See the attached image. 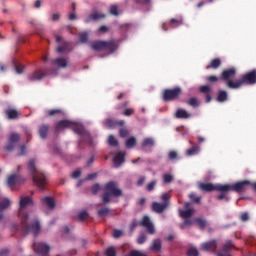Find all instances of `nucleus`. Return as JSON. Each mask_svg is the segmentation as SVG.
I'll list each match as a JSON object with an SVG mask.
<instances>
[{"instance_id": "nucleus-1", "label": "nucleus", "mask_w": 256, "mask_h": 256, "mask_svg": "<svg viewBox=\"0 0 256 256\" xmlns=\"http://www.w3.org/2000/svg\"><path fill=\"white\" fill-rule=\"evenodd\" d=\"M237 70L229 68L222 72V79L228 89H240L243 85H255L256 83V70H252L242 76L241 79L235 80Z\"/></svg>"}, {"instance_id": "nucleus-2", "label": "nucleus", "mask_w": 256, "mask_h": 256, "mask_svg": "<svg viewBox=\"0 0 256 256\" xmlns=\"http://www.w3.org/2000/svg\"><path fill=\"white\" fill-rule=\"evenodd\" d=\"M30 205H33V201L29 196L21 197L18 217H20L26 233H33L34 237H37L39 231H41V224H39V221L37 220L34 223H31V215L25 213V209Z\"/></svg>"}, {"instance_id": "nucleus-3", "label": "nucleus", "mask_w": 256, "mask_h": 256, "mask_svg": "<svg viewBox=\"0 0 256 256\" xmlns=\"http://www.w3.org/2000/svg\"><path fill=\"white\" fill-rule=\"evenodd\" d=\"M73 129L74 133L81 136V140L85 141L89 145H93V139H91V134L85 130L81 125L75 124L69 120H61L56 124V131H61L62 129Z\"/></svg>"}, {"instance_id": "nucleus-4", "label": "nucleus", "mask_w": 256, "mask_h": 256, "mask_svg": "<svg viewBox=\"0 0 256 256\" xmlns=\"http://www.w3.org/2000/svg\"><path fill=\"white\" fill-rule=\"evenodd\" d=\"M123 191L119 189L116 182L110 181L104 186V194L102 195V203L107 205L111 202V197H121Z\"/></svg>"}, {"instance_id": "nucleus-5", "label": "nucleus", "mask_w": 256, "mask_h": 256, "mask_svg": "<svg viewBox=\"0 0 256 256\" xmlns=\"http://www.w3.org/2000/svg\"><path fill=\"white\" fill-rule=\"evenodd\" d=\"M28 169L31 173H37L33 176V182L37 185L38 189L42 190L45 189V185L47 181L45 180V175L39 173L37 167H35V159H31L28 163Z\"/></svg>"}, {"instance_id": "nucleus-6", "label": "nucleus", "mask_w": 256, "mask_h": 256, "mask_svg": "<svg viewBox=\"0 0 256 256\" xmlns=\"http://www.w3.org/2000/svg\"><path fill=\"white\" fill-rule=\"evenodd\" d=\"M199 188L202 191H221V193L229 192V184H215L212 183H201Z\"/></svg>"}, {"instance_id": "nucleus-7", "label": "nucleus", "mask_w": 256, "mask_h": 256, "mask_svg": "<svg viewBox=\"0 0 256 256\" xmlns=\"http://www.w3.org/2000/svg\"><path fill=\"white\" fill-rule=\"evenodd\" d=\"M179 95H181V88L177 87L174 89H166L163 93L164 101H174V99H178Z\"/></svg>"}, {"instance_id": "nucleus-8", "label": "nucleus", "mask_w": 256, "mask_h": 256, "mask_svg": "<svg viewBox=\"0 0 256 256\" xmlns=\"http://www.w3.org/2000/svg\"><path fill=\"white\" fill-rule=\"evenodd\" d=\"M249 185H251V182L249 180L237 182L233 185L228 184V191H236V193H243L244 191L247 190V187H249Z\"/></svg>"}, {"instance_id": "nucleus-9", "label": "nucleus", "mask_w": 256, "mask_h": 256, "mask_svg": "<svg viewBox=\"0 0 256 256\" xmlns=\"http://www.w3.org/2000/svg\"><path fill=\"white\" fill-rule=\"evenodd\" d=\"M34 251L35 253H38V255H47L49 253V245L45 243H33Z\"/></svg>"}, {"instance_id": "nucleus-10", "label": "nucleus", "mask_w": 256, "mask_h": 256, "mask_svg": "<svg viewBox=\"0 0 256 256\" xmlns=\"http://www.w3.org/2000/svg\"><path fill=\"white\" fill-rule=\"evenodd\" d=\"M140 225H142V227H145V229L150 235H155V225H153V222H151V219H149L148 216H145L143 218Z\"/></svg>"}, {"instance_id": "nucleus-11", "label": "nucleus", "mask_w": 256, "mask_h": 256, "mask_svg": "<svg viewBox=\"0 0 256 256\" xmlns=\"http://www.w3.org/2000/svg\"><path fill=\"white\" fill-rule=\"evenodd\" d=\"M189 205H191V203L186 202L184 204L186 210H179L180 217H182V219H189V217H192L193 213H195V209L189 208Z\"/></svg>"}, {"instance_id": "nucleus-12", "label": "nucleus", "mask_w": 256, "mask_h": 256, "mask_svg": "<svg viewBox=\"0 0 256 256\" xmlns=\"http://www.w3.org/2000/svg\"><path fill=\"white\" fill-rule=\"evenodd\" d=\"M167 207H169V202H162V203L153 202L152 203V211H154L155 213H163V211H165Z\"/></svg>"}, {"instance_id": "nucleus-13", "label": "nucleus", "mask_w": 256, "mask_h": 256, "mask_svg": "<svg viewBox=\"0 0 256 256\" xmlns=\"http://www.w3.org/2000/svg\"><path fill=\"white\" fill-rule=\"evenodd\" d=\"M20 139L21 138H20L19 134H16V133L11 134L6 149L8 151H13V149H15V143H19Z\"/></svg>"}, {"instance_id": "nucleus-14", "label": "nucleus", "mask_w": 256, "mask_h": 256, "mask_svg": "<svg viewBox=\"0 0 256 256\" xmlns=\"http://www.w3.org/2000/svg\"><path fill=\"white\" fill-rule=\"evenodd\" d=\"M201 249L202 251H213V253H215V251H217V240L202 243Z\"/></svg>"}, {"instance_id": "nucleus-15", "label": "nucleus", "mask_w": 256, "mask_h": 256, "mask_svg": "<svg viewBox=\"0 0 256 256\" xmlns=\"http://www.w3.org/2000/svg\"><path fill=\"white\" fill-rule=\"evenodd\" d=\"M99 19H105V14L101 12H93L84 20V23H91L92 21H99Z\"/></svg>"}, {"instance_id": "nucleus-16", "label": "nucleus", "mask_w": 256, "mask_h": 256, "mask_svg": "<svg viewBox=\"0 0 256 256\" xmlns=\"http://www.w3.org/2000/svg\"><path fill=\"white\" fill-rule=\"evenodd\" d=\"M114 167H121L125 163V153L118 152L113 159Z\"/></svg>"}, {"instance_id": "nucleus-17", "label": "nucleus", "mask_w": 256, "mask_h": 256, "mask_svg": "<svg viewBox=\"0 0 256 256\" xmlns=\"http://www.w3.org/2000/svg\"><path fill=\"white\" fill-rule=\"evenodd\" d=\"M54 65L59 69H65L69 65V58L59 57L54 60Z\"/></svg>"}, {"instance_id": "nucleus-18", "label": "nucleus", "mask_w": 256, "mask_h": 256, "mask_svg": "<svg viewBox=\"0 0 256 256\" xmlns=\"http://www.w3.org/2000/svg\"><path fill=\"white\" fill-rule=\"evenodd\" d=\"M105 127H107L108 129H115V127H117V125H119L120 127H123V125H125V121L120 120L119 122L111 120V119H107L104 122Z\"/></svg>"}, {"instance_id": "nucleus-19", "label": "nucleus", "mask_w": 256, "mask_h": 256, "mask_svg": "<svg viewBox=\"0 0 256 256\" xmlns=\"http://www.w3.org/2000/svg\"><path fill=\"white\" fill-rule=\"evenodd\" d=\"M5 114L7 116V119L13 120L18 119L19 115H21V112H19L17 109L8 108L5 110Z\"/></svg>"}, {"instance_id": "nucleus-20", "label": "nucleus", "mask_w": 256, "mask_h": 256, "mask_svg": "<svg viewBox=\"0 0 256 256\" xmlns=\"http://www.w3.org/2000/svg\"><path fill=\"white\" fill-rule=\"evenodd\" d=\"M19 179H20V176L17 174H12L11 176H9L7 180L8 187L13 189L15 185H19Z\"/></svg>"}, {"instance_id": "nucleus-21", "label": "nucleus", "mask_w": 256, "mask_h": 256, "mask_svg": "<svg viewBox=\"0 0 256 256\" xmlns=\"http://www.w3.org/2000/svg\"><path fill=\"white\" fill-rule=\"evenodd\" d=\"M104 51L115 53V51H117V44H115V41L110 40L108 42H104Z\"/></svg>"}, {"instance_id": "nucleus-22", "label": "nucleus", "mask_w": 256, "mask_h": 256, "mask_svg": "<svg viewBox=\"0 0 256 256\" xmlns=\"http://www.w3.org/2000/svg\"><path fill=\"white\" fill-rule=\"evenodd\" d=\"M41 203L42 205H46L49 209H55V201L49 196L41 198Z\"/></svg>"}, {"instance_id": "nucleus-23", "label": "nucleus", "mask_w": 256, "mask_h": 256, "mask_svg": "<svg viewBox=\"0 0 256 256\" xmlns=\"http://www.w3.org/2000/svg\"><path fill=\"white\" fill-rule=\"evenodd\" d=\"M176 119H189L191 114L184 109H178L175 113Z\"/></svg>"}, {"instance_id": "nucleus-24", "label": "nucleus", "mask_w": 256, "mask_h": 256, "mask_svg": "<svg viewBox=\"0 0 256 256\" xmlns=\"http://www.w3.org/2000/svg\"><path fill=\"white\" fill-rule=\"evenodd\" d=\"M45 77V73H42L41 71H36L32 73L28 79L29 81H41V79Z\"/></svg>"}, {"instance_id": "nucleus-25", "label": "nucleus", "mask_w": 256, "mask_h": 256, "mask_svg": "<svg viewBox=\"0 0 256 256\" xmlns=\"http://www.w3.org/2000/svg\"><path fill=\"white\" fill-rule=\"evenodd\" d=\"M231 247H233V243L231 241H227L223 249L218 252V256H231L230 254L224 255V253H227Z\"/></svg>"}, {"instance_id": "nucleus-26", "label": "nucleus", "mask_w": 256, "mask_h": 256, "mask_svg": "<svg viewBox=\"0 0 256 256\" xmlns=\"http://www.w3.org/2000/svg\"><path fill=\"white\" fill-rule=\"evenodd\" d=\"M219 67H221V59L215 58L206 66V69H219Z\"/></svg>"}, {"instance_id": "nucleus-27", "label": "nucleus", "mask_w": 256, "mask_h": 256, "mask_svg": "<svg viewBox=\"0 0 256 256\" xmlns=\"http://www.w3.org/2000/svg\"><path fill=\"white\" fill-rule=\"evenodd\" d=\"M201 151V148L198 145H193L192 148L186 151V155L188 157H193V155H197Z\"/></svg>"}, {"instance_id": "nucleus-28", "label": "nucleus", "mask_w": 256, "mask_h": 256, "mask_svg": "<svg viewBox=\"0 0 256 256\" xmlns=\"http://www.w3.org/2000/svg\"><path fill=\"white\" fill-rule=\"evenodd\" d=\"M91 47L94 51H105V41L95 42Z\"/></svg>"}, {"instance_id": "nucleus-29", "label": "nucleus", "mask_w": 256, "mask_h": 256, "mask_svg": "<svg viewBox=\"0 0 256 256\" xmlns=\"http://www.w3.org/2000/svg\"><path fill=\"white\" fill-rule=\"evenodd\" d=\"M9 207H11V200H9V198H4L0 202V211H5V209H9Z\"/></svg>"}, {"instance_id": "nucleus-30", "label": "nucleus", "mask_w": 256, "mask_h": 256, "mask_svg": "<svg viewBox=\"0 0 256 256\" xmlns=\"http://www.w3.org/2000/svg\"><path fill=\"white\" fill-rule=\"evenodd\" d=\"M135 145H137V138L132 136L126 140L127 149H133V147H135Z\"/></svg>"}, {"instance_id": "nucleus-31", "label": "nucleus", "mask_w": 256, "mask_h": 256, "mask_svg": "<svg viewBox=\"0 0 256 256\" xmlns=\"http://www.w3.org/2000/svg\"><path fill=\"white\" fill-rule=\"evenodd\" d=\"M47 133H49V126L42 125L39 129V135L42 139H45L47 137Z\"/></svg>"}, {"instance_id": "nucleus-32", "label": "nucleus", "mask_w": 256, "mask_h": 256, "mask_svg": "<svg viewBox=\"0 0 256 256\" xmlns=\"http://www.w3.org/2000/svg\"><path fill=\"white\" fill-rule=\"evenodd\" d=\"M155 140L153 138H146L142 141V147H153Z\"/></svg>"}, {"instance_id": "nucleus-33", "label": "nucleus", "mask_w": 256, "mask_h": 256, "mask_svg": "<svg viewBox=\"0 0 256 256\" xmlns=\"http://www.w3.org/2000/svg\"><path fill=\"white\" fill-rule=\"evenodd\" d=\"M194 223H196V225H198L200 229H204L207 227V221L201 218L194 219Z\"/></svg>"}, {"instance_id": "nucleus-34", "label": "nucleus", "mask_w": 256, "mask_h": 256, "mask_svg": "<svg viewBox=\"0 0 256 256\" xmlns=\"http://www.w3.org/2000/svg\"><path fill=\"white\" fill-rule=\"evenodd\" d=\"M169 25L171 27H179L181 25H183V19H175V18H172L170 21H169Z\"/></svg>"}, {"instance_id": "nucleus-35", "label": "nucleus", "mask_w": 256, "mask_h": 256, "mask_svg": "<svg viewBox=\"0 0 256 256\" xmlns=\"http://www.w3.org/2000/svg\"><path fill=\"white\" fill-rule=\"evenodd\" d=\"M106 256H116L117 255V248L111 246L106 249L105 251Z\"/></svg>"}, {"instance_id": "nucleus-36", "label": "nucleus", "mask_w": 256, "mask_h": 256, "mask_svg": "<svg viewBox=\"0 0 256 256\" xmlns=\"http://www.w3.org/2000/svg\"><path fill=\"white\" fill-rule=\"evenodd\" d=\"M151 249L153 251H160L161 250V240H159V239L154 240Z\"/></svg>"}, {"instance_id": "nucleus-37", "label": "nucleus", "mask_w": 256, "mask_h": 256, "mask_svg": "<svg viewBox=\"0 0 256 256\" xmlns=\"http://www.w3.org/2000/svg\"><path fill=\"white\" fill-rule=\"evenodd\" d=\"M58 53H65V51H71V49L69 48V43L64 42V44L62 46H59L57 48Z\"/></svg>"}, {"instance_id": "nucleus-38", "label": "nucleus", "mask_w": 256, "mask_h": 256, "mask_svg": "<svg viewBox=\"0 0 256 256\" xmlns=\"http://www.w3.org/2000/svg\"><path fill=\"white\" fill-rule=\"evenodd\" d=\"M217 99L220 103H223V101H227V92L226 91H220L218 93Z\"/></svg>"}, {"instance_id": "nucleus-39", "label": "nucleus", "mask_w": 256, "mask_h": 256, "mask_svg": "<svg viewBox=\"0 0 256 256\" xmlns=\"http://www.w3.org/2000/svg\"><path fill=\"white\" fill-rule=\"evenodd\" d=\"M108 143L109 145H111L112 147H117V145H119V142L117 141V139L115 138V136L110 135L108 137Z\"/></svg>"}, {"instance_id": "nucleus-40", "label": "nucleus", "mask_w": 256, "mask_h": 256, "mask_svg": "<svg viewBox=\"0 0 256 256\" xmlns=\"http://www.w3.org/2000/svg\"><path fill=\"white\" fill-rule=\"evenodd\" d=\"M110 15L117 17L119 15V7L117 5H112L110 7Z\"/></svg>"}, {"instance_id": "nucleus-41", "label": "nucleus", "mask_w": 256, "mask_h": 256, "mask_svg": "<svg viewBox=\"0 0 256 256\" xmlns=\"http://www.w3.org/2000/svg\"><path fill=\"white\" fill-rule=\"evenodd\" d=\"M188 105H190L191 107H198L199 106V100H197V98H190L187 101Z\"/></svg>"}, {"instance_id": "nucleus-42", "label": "nucleus", "mask_w": 256, "mask_h": 256, "mask_svg": "<svg viewBox=\"0 0 256 256\" xmlns=\"http://www.w3.org/2000/svg\"><path fill=\"white\" fill-rule=\"evenodd\" d=\"M99 217H107L109 215V208H102L98 210Z\"/></svg>"}, {"instance_id": "nucleus-43", "label": "nucleus", "mask_w": 256, "mask_h": 256, "mask_svg": "<svg viewBox=\"0 0 256 256\" xmlns=\"http://www.w3.org/2000/svg\"><path fill=\"white\" fill-rule=\"evenodd\" d=\"M193 224V220L186 219L183 224L180 225V229H187V227Z\"/></svg>"}, {"instance_id": "nucleus-44", "label": "nucleus", "mask_w": 256, "mask_h": 256, "mask_svg": "<svg viewBox=\"0 0 256 256\" xmlns=\"http://www.w3.org/2000/svg\"><path fill=\"white\" fill-rule=\"evenodd\" d=\"M88 217H89V213H87V211H82L78 215V219L80 221H85V219H87Z\"/></svg>"}, {"instance_id": "nucleus-45", "label": "nucleus", "mask_w": 256, "mask_h": 256, "mask_svg": "<svg viewBox=\"0 0 256 256\" xmlns=\"http://www.w3.org/2000/svg\"><path fill=\"white\" fill-rule=\"evenodd\" d=\"M188 256H199V251L197 248H190L187 252Z\"/></svg>"}, {"instance_id": "nucleus-46", "label": "nucleus", "mask_w": 256, "mask_h": 256, "mask_svg": "<svg viewBox=\"0 0 256 256\" xmlns=\"http://www.w3.org/2000/svg\"><path fill=\"white\" fill-rule=\"evenodd\" d=\"M189 199L193 201V203H200L201 202V197H196L195 193H190L189 194Z\"/></svg>"}, {"instance_id": "nucleus-47", "label": "nucleus", "mask_w": 256, "mask_h": 256, "mask_svg": "<svg viewBox=\"0 0 256 256\" xmlns=\"http://www.w3.org/2000/svg\"><path fill=\"white\" fill-rule=\"evenodd\" d=\"M163 181H164V183H171L173 181V175L164 174Z\"/></svg>"}, {"instance_id": "nucleus-48", "label": "nucleus", "mask_w": 256, "mask_h": 256, "mask_svg": "<svg viewBox=\"0 0 256 256\" xmlns=\"http://www.w3.org/2000/svg\"><path fill=\"white\" fill-rule=\"evenodd\" d=\"M146 241H147V236L145 234L140 235L137 239V243L139 245H143V243H145Z\"/></svg>"}, {"instance_id": "nucleus-49", "label": "nucleus", "mask_w": 256, "mask_h": 256, "mask_svg": "<svg viewBox=\"0 0 256 256\" xmlns=\"http://www.w3.org/2000/svg\"><path fill=\"white\" fill-rule=\"evenodd\" d=\"M88 39H89V36L87 35V33L83 32L80 34L81 43H87Z\"/></svg>"}, {"instance_id": "nucleus-50", "label": "nucleus", "mask_w": 256, "mask_h": 256, "mask_svg": "<svg viewBox=\"0 0 256 256\" xmlns=\"http://www.w3.org/2000/svg\"><path fill=\"white\" fill-rule=\"evenodd\" d=\"M123 236V231L122 230H114L113 232V238L114 239H119V237Z\"/></svg>"}, {"instance_id": "nucleus-51", "label": "nucleus", "mask_w": 256, "mask_h": 256, "mask_svg": "<svg viewBox=\"0 0 256 256\" xmlns=\"http://www.w3.org/2000/svg\"><path fill=\"white\" fill-rule=\"evenodd\" d=\"M210 91H211V87L207 85L200 87V93H205L207 95V93H209Z\"/></svg>"}, {"instance_id": "nucleus-52", "label": "nucleus", "mask_w": 256, "mask_h": 256, "mask_svg": "<svg viewBox=\"0 0 256 256\" xmlns=\"http://www.w3.org/2000/svg\"><path fill=\"white\" fill-rule=\"evenodd\" d=\"M155 185H157V181H152V182H150V183L146 186L147 191H153V189H155Z\"/></svg>"}, {"instance_id": "nucleus-53", "label": "nucleus", "mask_w": 256, "mask_h": 256, "mask_svg": "<svg viewBox=\"0 0 256 256\" xmlns=\"http://www.w3.org/2000/svg\"><path fill=\"white\" fill-rule=\"evenodd\" d=\"M99 191H101V186H99V184H95L94 186H92L93 195H97V193H99Z\"/></svg>"}, {"instance_id": "nucleus-54", "label": "nucleus", "mask_w": 256, "mask_h": 256, "mask_svg": "<svg viewBox=\"0 0 256 256\" xmlns=\"http://www.w3.org/2000/svg\"><path fill=\"white\" fill-rule=\"evenodd\" d=\"M162 201H164L163 203H169V199H171V195H169V193H164L161 196Z\"/></svg>"}, {"instance_id": "nucleus-55", "label": "nucleus", "mask_w": 256, "mask_h": 256, "mask_svg": "<svg viewBox=\"0 0 256 256\" xmlns=\"http://www.w3.org/2000/svg\"><path fill=\"white\" fill-rule=\"evenodd\" d=\"M168 157H169V159H171L173 161V160L177 159L178 154L176 151H170L168 154Z\"/></svg>"}, {"instance_id": "nucleus-56", "label": "nucleus", "mask_w": 256, "mask_h": 256, "mask_svg": "<svg viewBox=\"0 0 256 256\" xmlns=\"http://www.w3.org/2000/svg\"><path fill=\"white\" fill-rule=\"evenodd\" d=\"M23 69H25L23 65H15V70H16V73H18V75H21V73H23Z\"/></svg>"}, {"instance_id": "nucleus-57", "label": "nucleus", "mask_w": 256, "mask_h": 256, "mask_svg": "<svg viewBox=\"0 0 256 256\" xmlns=\"http://www.w3.org/2000/svg\"><path fill=\"white\" fill-rule=\"evenodd\" d=\"M129 256H145V254L141 251L134 250L130 253Z\"/></svg>"}, {"instance_id": "nucleus-58", "label": "nucleus", "mask_w": 256, "mask_h": 256, "mask_svg": "<svg viewBox=\"0 0 256 256\" xmlns=\"http://www.w3.org/2000/svg\"><path fill=\"white\" fill-rule=\"evenodd\" d=\"M133 113H134L133 108H127V109L124 111V115H125L126 117H129V116L133 115Z\"/></svg>"}, {"instance_id": "nucleus-59", "label": "nucleus", "mask_w": 256, "mask_h": 256, "mask_svg": "<svg viewBox=\"0 0 256 256\" xmlns=\"http://www.w3.org/2000/svg\"><path fill=\"white\" fill-rule=\"evenodd\" d=\"M73 179H79L81 177V170H76L72 173Z\"/></svg>"}, {"instance_id": "nucleus-60", "label": "nucleus", "mask_w": 256, "mask_h": 256, "mask_svg": "<svg viewBox=\"0 0 256 256\" xmlns=\"http://www.w3.org/2000/svg\"><path fill=\"white\" fill-rule=\"evenodd\" d=\"M207 81L210 83H216V81H219V78L217 76H209L207 77Z\"/></svg>"}, {"instance_id": "nucleus-61", "label": "nucleus", "mask_w": 256, "mask_h": 256, "mask_svg": "<svg viewBox=\"0 0 256 256\" xmlns=\"http://www.w3.org/2000/svg\"><path fill=\"white\" fill-rule=\"evenodd\" d=\"M25 149H26L25 145L20 146L19 151H18V156L19 157L25 155Z\"/></svg>"}, {"instance_id": "nucleus-62", "label": "nucleus", "mask_w": 256, "mask_h": 256, "mask_svg": "<svg viewBox=\"0 0 256 256\" xmlns=\"http://www.w3.org/2000/svg\"><path fill=\"white\" fill-rule=\"evenodd\" d=\"M240 219L241 221H249V214L247 212L242 213Z\"/></svg>"}, {"instance_id": "nucleus-63", "label": "nucleus", "mask_w": 256, "mask_h": 256, "mask_svg": "<svg viewBox=\"0 0 256 256\" xmlns=\"http://www.w3.org/2000/svg\"><path fill=\"white\" fill-rule=\"evenodd\" d=\"M137 225H139V223L137 222V220H133L130 224V230L131 231H135V227H137Z\"/></svg>"}, {"instance_id": "nucleus-64", "label": "nucleus", "mask_w": 256, "mask_h": 256, "mask_svg": "<svg viewBox=\"0 0 256 256\" xmlns=\"http://www.w3.org/2000/svg\"><path fill=\"white\" fill-rule=\"evenodd\" d=\"M129 135V132L125 129L120 130V137H127Z\"/></svg>"}]
</instances>
